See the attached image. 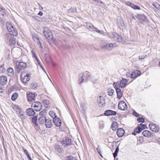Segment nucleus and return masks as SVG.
<instances>
[{"mask_svg": "<svg viewBox=\"0 0 160 160\" xmlns=\"http://www.w3.org/2000/svg\"><path fill=\"white\" fill-rule=\"evenodd\" d=\"M91 76V73L87 71H85L82 73H80L79 74L78 84H81L83 82H86L88 80H89Z\"/></svg>", "mask_w": 160, "mask_h": 160, "instance_id": "nucleus-1", "label": "nucleus"}, {"mask_svg": "<svg viewBox=\"0 0 160 160\" xmlns=\"http://www.w3.org/2000/svg\"><path fill=\"white\" fill-rule=\"evenodd\" d=\"M12 108L14 111L17 113L19 117H20L22 120L25 119L24 116V112L18 106L14 105L12 106Z\"/></svg>", "mask_w": 160, "mask_h": 160, "instance_id": "nucleus-2", "label": "nucleus"}, {"mask_svg": "<svg viewBox=\"0 0 160 160\" xmlns=\"http://www.w3.org/2000/svg\"><path fill=\"white\" fill-rule=\"evenodd\" d=\"M31 74L27 72H22L21 74V80L22 82L26 83L30 79Z\"/></svg>", "mask_w": 160, "mask_h": 160, "instance_id": "nucleus-3", "label": "nucleus"}, {"mask_svg": "<svg viewBox=\"0 0 160 160\" xmlns=\"http://www.w3.org/2000/svg\"><path fill=\"white\" fill-rule=\"evenodd\" d=\"M27 67V64L24 62H20L16 63V66L15 67L18 73H20L22 70L24 69Z\"/></svg>", "mask_w": 160, "mask_h": 160, "instance_id": "nucleus-4", "label": "nucleus"}, {"mask_svg": "<svg viewBox=\"0 0 160 160\" xmlns=\"http://www.w3.org/2000/svg\"><path fill=\"white\" fill-rule=\"evenodd\" d=\"M43 33L45 37L48 39H51L52 38V35L50 30L47 28H44Z\"/></svg>", "mask_w": 160, "mask_h": 160, "instance_id": "nucleus-5", "label": "nucleus"}, {"mask_svg": "<svg viewBox=\"0 0 160 160\" xmlns=\"http://www.w3.org/2000/svg\"><path fill=\"white\" fill-rule=\"evenodd\" d=\"M31 107L34 108L36 111H39L42 109V105L39 102H35L32 103Z\"/></svg>", "mask_w": 160, "mask_h": 160, "instance_id": "nucleus-6", "label": "nucleus"}, {"mask_svg": "<svg viewBox=\"0 0 160 160\" xmlns=\"http://www.w3.org/2000/svg\"><path fill=\"white\" fill-rule=\"evenodd\" d=\"M87 28L88 29H90V30L92 31H95L100 34H102V32L98 29L97 28L93 26L92 24L89 22L86 23Z\"/></svg>", "mask_w": 160, "mask_h": 160, "instance_id": "nucleus-7", "label": "nucleus"}, {"mask_svg": "<svg viewBox=\"0 0 160 160\" xmlns=\"http://www.w3.org/2000/svg\"><path fill=\"white\" fill-rule=\"evenodd\" d=\"M141 72L138 70H135L132 72L130 74H126L127 77H130L131 78L134 79L138 76L141 74Z\"/></svg>", "mask_w": 160, "mask_h": 160, "instance_id": "nucleus-8", "label": "nucleus"}, {"mask_svg": "<svg viewBox=\"0 0 160 160\" xmlns=\"http://www.w3.org/2000/svg\"><path fill=\"white\" fill-rule=\"evenodd\" d=\"M150 129L155 132H158L159 130V127L153 123H150L149 126Z\"/></svg>", "mask_w": 160, "mask_h": 160, "instance_id": "nucleus-9", "label": "nucleus"}, {"mask_svg": "<svg viewBox=\"0 0 160 160\" xmlns=\"http://www.w3.org/2000/svg\"><path fill=\"white\" fill-rule=\"evenodd\" d=\"M118 106V109L121 110H125L127 108V104L122 101H121L119 102Z\"/></svg>", "mask_w": 160, "mask_h": 160, "instance_id": "nucleus-10", "label": "nucleus"}, {"mask_svg": "<svg viewBox=\"0 0 160 160\" xmlns=\"http://www.w3.org/2000/svg\"><path fill=\"white\" fill-rule=\"evenodd\" d=\"M7 78L6 77L4 76L0 77V86H4L7 83Z\"/></svg>", "mask_w": 160, "mask_h": 160, "instance_id": "nucleus-11", "label": "nucleus"}, {"mask_svg": "<svg viewBox=\"0 0 160 160\" xmlns=\"http://www.w3.org/2000/svg\"><path fill=\"white\" fill-rule=\"evenodd\" d=\"M35 93H33L32 92H29L27 94V98L28 101L29 102H32L35 100Z\"/></svg>", "mask_w": 160, "mask_h": 160, "instance_id": "nucleus-12", "label": "nucleus"}, {"mask_svg": "<svg viewBox=\"0 0 160 160\" xmlns=\"http://www.w3.org/2000/svg\"><path fill=\"white\" fill-rule=\"evenodd\" d=\"M53 122L55 125L58 127H60L61 125V121L59 118H58L57 116L54 117L53 119Z\"/></svg>", "mask_w": 160, "mask_h": 160, "instance_id": "nucleus-13", "label": "nucleus"}, {"mask_svg": "<svg viewBox=\"0 0 160 160\" xmlns=\"http://www.w3.org/2000/svg\"><path fill=\"white\" fill-rule=\"evenodd\" d=\"M125 4L128 6L134 9L140 10V7L138 6L137 5H135L134 4L131 2H125Z\"/></svg>", "mask_w": 160, "mask_h": 160, "instance_id": "nucleus-14", "label": "nucleus"}, {"mask_svg": "<svg viewBox=\"0 0 160 160\" xmlns=\"http://www.w3.org/2000/svg\"><path fill=\"white\" fill-rule=\"evenodd\" d=\"M72 141L68 137H65L63 140L62 144L66 146H69L72 144Z\"/></svg>", "mask_w": 160, "mask_h": 160, "instance_id": "nucleus-15", "label": "nucleus"}, {"mask_svg": "<svg viewBox=\"0 0 160 160\" xmlns=\"http://www.w3.org/2000/svg\"><path fill=\"white\" fill-rule=\"evenodd\" d=\"M146 126V125L142 124V123L140 124L137 128L135 130V132L139 133L142 130L145 128Z\"/></svg>", "mask_w": 160, "mask_h": 160, "instance_id": "nucleus-16", "label": "nucleus"}, {"mask_svg": "<svg viewBox=\"0 0 160 160\" xmlns=\"http://www.w3.org/2000/svg\"><path fill=\"white\" fill-rule=\"evenodd\" d=\"M113 36L112 38H113L114 40L118 42H121L122 41V37L119 36L118 34L115 32H114L112 33Z\"/></svg>", "mask_w": 160, "mask_h": 160, "instance_id": "nucleus-17", "label": "nucleus"}, {"mask_svg": "<svg viewBox=\"0 0 160 160\" xmlns=\"http://www.w3.org/2000/svg\"><path fill=\"white\" fill-rule=\"evenodd\" d=\"M6 25L8 31L10 32V34H13V33L12 32V30H14V28L9 22H7Z\"/></svg>", "mask_w": 160, "mask_h": 160, "instance_id": "nucleus-18", "label": "nucleus"}, {"mask_svg": "<svg viewBox=\"0 0 160 160\" xmlns=\"http://www.w3.org/2000/svg\"><path fill=\"white\" fill-rule=\"evenodd\" d=\"M104 114L105 115L108 116L110 115H115L117 114V112L111 110H108L104 112Z\"/></svg>", "mask_w": 160, "mask_h": 160, "instance_id": "nucleus-19", "label": "nucleus"}, {"mask_svg": "<svg viewBox=\"0 0 160 160\" xmlns=\"http://www.w3.org/2000/svg\"><path fill=\"white\" fill-rule=\"evenodd\" d=\"M137 18L139 21L141 23L146 21L147 20L146 16L143 14L138 15Z\"/></svg>", "mask_w": 160, "mask_h": 160, "instance_id": "nucleus-20", "label": "nucleus"}, {"mask_svg": "<svg viewBox=\"0 0 160 160\" xmlns=\"http://www.w3.org/2000/svg\"><path fill=\"white\" fill-rule=\"evenodd\" d=\"M98 103L99 106L102 107L105 103L103 97L102 96H100L98 99Z\"/></svg>", "mask_w": 160, "mask_h": 160, "instance_id": "nucleus-21", "label": "nucleus"}, {"mask_svg": "<svg viewBox=\"0 0 160 160\" xmlns=\"http://www.w3.org/2000/svg\"><path fill=\"white\" fill-rule=\"evenodd\" d=\"M26 113L28 116H33L35 114V112L33 109L31 108L27 109L26 110Z\"/></svg>", "mask_w": 160, "mask_h": 160, "instance_id": "nucleus-22", "label": "nucleus"}, {"mask_svg": "<svg viewBox=\"0 0 160 160\" xmlns=\"http://www.w3.org/2000/svg\"><path fill=\"white\" fill-rule=\"evenodd\" d=\"M117 25L119 28H122L123 26H124V21L122 19H117Z\"/></svg>", "mask_w": 160, "mask_h": 160, "instance_id": "nucleus-23", "label": "nucleus"}, {"mask_svg": "<svg viewBox=\"0 0 160 160\" xmlns=\"http://www.w3.org/2000/svg\"><path fill=\"white\" fill-rule=\"evenodd\" d=\"M143 135L146 137H152L153 136L152 133L149 131L147 130H145L142 132Z\"/></svg>", "mask_w": 160, "mask_h": 160, "instance_id": "nucleus-24", "label": "nucleus"}, {"mask_svg": "<svg viewBox=\"0 0 160 160\" xmlns=\"http://www.w3.org/2000/svg\"><path fill=\"white\" fill-rule=\"evenodd\" d=\"M125 133L124 130L121 128H120L118 129L117 132V134L118 136L119 137H122Z\"/></svg>", "mask_w": 160, "mask_h": 160, "instance_id": "nucleus-25", "label": "nucleus"}, {"mask_svg": "<svg viewBox=\"0 0 160 160\" xmlns=\"http://www.w3.org/2000/svg\"><path fill=\"white\" fill-rule=\"evenodd\" d=\"M128 80L127 79L122 78L120 82V87L121 88H124L126 87Z\"/></svg>", "mask_w": 160, "mask_h": 160, "instance_id": "nucleus-26", "label": "nucleus"}, {"mask_svg": "<svg viewBox=\"0 0 160 160\" xmlns=\"http://www.w3.org/2000/svg\"><path fill=\"white\" fill-rule=\"evenodd\" d=\"M45 125L47 128H50L52 126V122L49 119H47L45 122Z\"/></svg>", "mask_w": 160, "mask_h": 160, "instance_id": "nucleus-27", "label": "nucleus"}, {"mask_svg": "<svg viewBox=\"0 0 160 160\" xmlns=\"http://www.w3.org/2000/svg\"><path fill=\"white\" fill-rule=\"evenodd\" d=\"M20 52L16 51L15 49H13L12 51V54L14 58H18L19 57V53Z\"/></svg>", "mask_w": 160, "mask_h": 160, "instance_id": "nucleus-28", "label": "nucleus"}, {"mask_svg": "<svg viewBox=\"0 0 160 160\" xmlns=\"http://www.w3.org/2000/svg\"><path fill=\"white\" fill-rule=\"evenodd\" d=\"M46 119V117L44 115H42L39 117L38 118V122L40 124H42L45 122Z\"/></svg>", "mask_w": 160, "mask_h": 160, "instance_id": "nucleus-29", "label": "nucleus"}, {"mask_svg": "<svg viewBox=\"0 0 160 160\" xmlns=\"http://www.w3.org/2000/svg\"><path fill=\"white\" fill-rule=\"evenodd\" d=\"M9 45H14L16 44V40L15 38L11 37L7 42Z\"/></svg>", "mask_w": 160, "mask_h": 160, "instance_id": "nucleus-30", "label": "nucleus"}, {"mask_svg": "<svg viewBox=\"0 0 160 160\" xmlns=\"http://www.w3.org/2000/svg\"><path fill=\"white\" fill-rule=\"evenodd\" d=\"M116 90L117 93V98L119 99H120L122 96L121 90L118 88H116Z\"/></svg>", "mask_w": 160, "mask_h": 160, "instance_id": "nucleus-31", "label": "nucleus"}, {"mask_svg": "<svg viewBox=\"0 0 160 160\" xmlns=\"http://www.w3.org/2000/svg\"><path fill=\"white\" fill-rule=\"evenodd\" d=\"M98 80V78H97L95 76H91V78L89 81H91L93 83H96L97 82Z\"/></svg>", "mask_w": 160, "mask_h": 160, "instance_id": "nucleus-32", "label": "nucleus"}, {"mask_svg": "<svg viewBox=\"0 0 160 160\" xmlns=\"http://www.w3.org/2000/svg\"><path fill=\"white\" fill-rule=\"evenodd\" d=\"M108 42L102 41L100 43L101 47L102 48L106 49L107 47H108Z\"/></svg>", "mask_w": 160, "mask_h": 160, "instance_id": "nucleus-33", "label": "nucleus"}, {"mask_svg": "<svg viewBox=\"0 0 160 160\" xmlns=\"http://www.w3.org/2000/svg\"><path fill=\"white\" fill-rule=\"evenodd\" d=\"M116 46L115 43H108V47H107L106 50H111L112 49L113 47Z\"/></svg>", "mask_w": 160, "mask_h": 160, "instance_id": "nucleus-34", "label": "nucleus"}, {"mask_svg": "<svg viewBox=\"0 0 160 160\" xmlns=\"http://www.w3.org/2000/svg\"><path fill=\"white\" fill-rule=\"evenodd\" d=\"M7 73L8 76H11L14 74V70L12 68H9L7 70Z\"/></svg>", "mask_w": 160, "mask_h": 160, "instance_id": "nucleus-35", "label": "nucleus"}, {"mask_svg": "<svg viewBox=\"0 0 160 160\" xmlns=\"http://www.w3.org/2000/svg\"><path fill=\"white\" fill-rule=\"evenodd\" d=\"M80 107L82 110L85 112L86 111L87 108L86 103L83 102H82L80 105Z\"/></svg>", "mask_w": 160, "mask_h": 160, "instance_id": "nucleus-36", "label": "nucleus"}, {"mask_svg": "<svg viewBox=\"0 0 160 160\" xmlns=\"http://www.w3.org/2000/svg\"><path fill=\"white\" fill-rule=\"evenodd\" d=\"M64 160H77L76 158L72 156H67L65 158Z\"/></svg>", "mask_w": 160, "mask_h": 160, "instance_id": "nucleus-37", "label": "nucleus"}, {"mask_svg": "<svg viewBox=\"0 0 160 160\" xmlns=\"http://www.w3.org/2000/svg\"><path fill=\"white\" fill-rule=\"evenodd\" d=\"M117 125L118 124L116 122H114L112 123L111 125V128L113 131L116 130L118 128Z\"/></svg>", "mask_w": 160, "mask_h": 160, "instance_id": "nucleus-38", "label": "nucleus"}, {"mask_svg": "<svg viewBox=\"0 0 160 160\" xmlns=\"http://www.w3.org/2000/svg\"><path fill=\"white\" fill-rule=\"evenodd\" d=\"M18 94L17 92L14 93L13 94L11 97V99L13 101H15L18 98Z\"/></svg>", "mask_w": 160, "mask_h": 160, "instance_id": "nucleus-39", "label": "nucleus"}, {"mask_svg": "<svg viewBox=\"0 0 160 160\" xmlns=\"http://www.w3.org/2000/svg\"><path fill=\"white\" fill-rule=\"evenodd\" d=\"M31 52L32 54L33 58H34L38 62V64L40 65V62H39V60L34 52L33 51H31Z\"/></svg>", "mask_w": 160, "mask_h": 160, "instance_id": "nucleus-40", "label": "nucleus"}, {"mask_svg": "<svg viewBox=\"0 0 160 160\" xmlns=\"http://www.w3.org/2000/svg\"><path fill=\"white\" fill-rule=\"evenodd\" d=\"M37 117L36 118L34 117V118H32V122L33 124L34 125V126H37L38 125V124L37 122Z\"/></svg>", "mask_w": 160, "mask_h": 160, "instance_id": "nucleus-41", "label": "nucleus"}, {"mask_svg": "<svg viewBox=\"0 0 160 160\" xmlns=\"http://www.w3.org/2000/svg\"><path fill=\"white\" fill-rule=\"evenodd\" d=\"M138 140L140 143H142L144 141V138L142 136H140L138 138Z\"/></svg>", "mask_w": 160, "mask_h": 160, "instance_id": "nucleus-42", "label": "nucleus"}, {"mask_svg": "<svg viewBox=\"0 0 160 160\" xmlns=\"http://www.w3.org/2000/svg\"><path fill=\"white\" fill-rule=\"evenodd\" d=\"M12 32L13 33V34H10L11 35H13L14 36H15V37L18 36V33L17 31V30L16 29H15V28H14V30H12Z\"/></svg>", "mask_w": 160, "mask_h": 160, "instance_id": "nucleus-43", "label": "nucleus"}, {"mask_svg": "<svg viewBox=\"0 0 160 160\" xmlns=\"http://www.w3.org/2000/svg\"><path fill=\"white\" fill-rule=\"evenodd\" d=\"M6 71L4 66L2 65L0 66V73H4Z\"/></svg>", "mask_w": 160, "mask_h": 160, "instance_id": "nucleus-44", "label": "nucleus"}, {"mask_svg": "<svg viewBox=\"0 0 160 160\" xmlns=\"http://www.w3.org/2000/svg\"><path fill=\"white\" fill-rule=\"evenodd\" d=\"M113 86L114 88H117L120 87V82H114L113 83Z\"/></svg>", "mask_w": 160, "mask_h": 160, "instance_id": "nucleus-45", "label": "nucleus"}, {"mask_svg": "<svg viewBox=\"0 0 160 160\" xmlns=\"http://www.w3.org/2000/svg\"><path fill=\"white\" fill-rule=\"evenodd\" d=\"M31 85L32 86L31 88L32 89H33L36 88L38 86V84L37 83H32L31 84Z\"/></svg>", "mask_w": 160, "mask_h": 160, "instance_id": "nucleus-46", "label": "nucleus"}, {"mask_svg": "<svg viewBox=\"0 0 160 160\" xmlns=\"http://www.w3.org/2000/svg\"><path fill=\"white\" fill-rule=\"evenodd\" d=\"M114 91V90L112 89H109V91L108 92V95L109 96H112L113 94Z\"/></svg>", "mask_w": 160, "mask_h": 160, "instance_id": "nucleus-47", "label": "nucleus"}, {"mask_svg": "<svg viewBox=\"0 0 160 160\" xmlns=\"http://www.w3.org/2000/svg\"><path fill=\"white\" fill-rule=\"evenodd\" d=\"M152 5L156 8L159 9V8L160 7V5L157 2H154L153 3Z\"/></svg>", "mask_w": 160, "mask_h": 160, "instance_id": "nucleus-48", "label": "nucleus"}, {"mask_svg": "<svg viewBox=\"0 0 160 160\" xmlns=\"http://www.w3.org/2000/svg\"><path fill=\"white\" fill-rule=\"evenodd\" d=\"M49 114L52 118H53V116L55 117V116H56V113L53 111H50Z\"/></svg>", "mask_w": 160, "mask_h": 160, "instance_id": "nucleus-49", "label": "nucleus"}, {"mask_svg": "<svg viewBox=\"0 0 160 160\" xmlns=\"http://www.w3.org/2000/svg\"><path fill=\"white\" fill-rule=\"evenodd\" d=\"M69 12H77V9L76 8H71L69 9Z\"/></svg>", "mask_w": 160, "mask_h": 160, "instance_id": "nucleus-50", "label": "nucleus"}, {"mask_svg": "<svg viewBox=\"0 0 160 160\" xmlns=\"http://www.w3.org/2000/svg\"><path fill=\"white\" fill-rule=\"evenodd\" d=\"M137 120L139 122L143 123L144 122V119L142 117L138 118Z\"/></svg>", "mask_w": 160, "mask_h": 160, "instance_id": "nucleus-51", "label": "nucleus"}, {"mask_svg": "<svg viewBox=\"0 0 160 160\" xmlns=\"http://www.w3.org/2000/svg\"><path fill=\"white\" fill-rule=\"evenodd\" d=\"M96 149H97L98 152L99 153V154L100 155V156L102 157V156L101 154V151L100 150V149L99 148V145H98V147H97V148Z\"/></svg>", "mask_w": 160, "mask_h": 160, "instance_id": "nucleus-52", "label": "nucleus"}, {"mask_svg": "<svg viewBox=\"0 0 160 160\" xmlns=\"http://www.w3.org/2000/svg\"><path fill=\"white\" fill-rule=\"evenodd\" d=\"M133 115H134V116L137 117H138L139 116L137 112H136L135 111H134L133 112Z\"/></svg>", "mask_w": 160, "mask_h": 160, "instance_id": "nucleus-53", "label": "nucleus"}, {"mask_svg": "<svg viewBox=\"0 0 160 160\" xmlns=\"http://www.w3.org/2000/svg\"><path fill=\"white\" fill-rule=\"evenodd\" d=\"M57 150L59 152H61L62 151V149L59 147H57Z\"/></svg>", "mask_w": 160, "mask_h": 160, "instance_id": "nucleus-54", "label": "nucleus"}, {"mask_svg": "<svg viewBox=\"0 0 160 160\" xmlns=\"http://www.w3.org/2000/svg\"><path fill=\"white\" fill-rule=\"evenodd\" d=\"M22 149H23V150L24 152L27 155L29 154L28 152L26 149H24L23 147H22Z\"/></svg>", "mask_w": 160, "mask_h": 160, "instance_id": "nucleus-55", "label": "nucleus"}, {"mask_svg": "<svg viewBox=\"0 0 160 160\" xmlns=\"http://www.w3.org/2000/svg\"><path fill=\"white\" fill-rule=\"evenodd\" d=\"M145 56L144 55H140L139 56V60L144 59L145 58Z\"/></svg>", "mask_w": 160, "mask_h": 160, "instance_id": "nucleus-56", "label": "nucleus"}, {"mask_svg": "<svg viewBox=\"0 0 160 160\" xmlns=\"http://www.w3.org/2000/svg\"><path fill=\"white\" fill-rule=\"evenodd\" d=\"M119 151V148L118 147H117L115 150V151L114 152V153H117L118 154V153Z\"/></svg>", "mask_w": 160, "mask_h": 160, "instance_id": "nucleus-57", "label": "nucleus"}, {"mask_svg": "<svg viewBox=\"0 0 160 160\" xmlns=\"http://www.w3.org/2000/svg\"><path fill=\"white\" fill-rule=\"evenodd\" d=\"M49 102L48 100H44L43 103L46 105H48L49 104Z\"/></svg>", "mask_w": 160, "mask_h": 160, "instance_id": "nucleus-58", "label": "nucleus"}, {"mask_svg": "<svg viewBox=\"0 0 160 160\" xmlns=\"http://www.w3.org/2000/svg\"><path fill=\"white\" fill-rule=\"evenodd\" d=\"M4 86H0V92H2V90H4Z\"/></svg>", "mask_w": 160, "mask_h": 160, "instance_id": "nucleus-59", "label": "nucleus"}, {"mask_svg": "<svg viewBox=\"0 0 160 160\" xmlns=\"http://www.w3.org/2000/svg\"><path fill=\"white\" fill-rule=\"evenodd\" d=\"M93 1H94L97 2L98 3L100 2L101 3H102V2L100 0H93Z\"/></svg>", "mask_w": 160, "mask_h": 160, "instance_id": "nucleus-60", "label": "nucleus"}, {"mask_svg": "<svg viewBox=\"0 0 160 160\" xmlns=\"http://www.w3.org/2000/svg\"><path fill=\"white\" fill-rule=\"evenodd\" d=\"M38 5L39 8H40V9H43V8L42 7L40 3H38Z\"/></svg>", "mask_w": 160, "mask_h": 160, "instance_id": "nucleus-61", "label": "nucleus"}, {"mask_svg": "<svg viewBox=\"0 0 160 160\" xmlns=\"http://www.w3.org/2000/svg\"><path fill=\"white\" fill-rule=\"evenodd\" d=\"M113 156L114 158V159H115V158L117 156L118 154L117 153H113Z\"/></svg>", "mask_w": 160, "mask_h": 160, "instance_id": "nucleus-62", "label": "nucleus"}, {"mask_svg": "<svg viewBox=\"0 0 160 160\" xmlns=\"http://www.w3.org/2000/svg\"><path fill=\"white\" fill-rule=\"evenodd\" d=\"M38 15L40 16H42L43 15V12L41 11H40L38 13Z\"/></svg>", "mask_w": 160, "mask_h": 160, "instance_id": "nucleus-63", "label": "nucleus"}, {"mask_svg": "<svg viewBox=\"0 0 160 160\" xmlns=\"http://www.w3.org/2000/svg\"><path fill=\"white\" fill-rule=\"evenodd\" d=\"M27 157H28V158H29V159L30 160H31V157H30V155L29 154L27 155Z\"/></svg>", "mask_w": 160, "mask_h": 160, "instance_id": "nucleus-64", "label": "nucleus"}]
</instances>
